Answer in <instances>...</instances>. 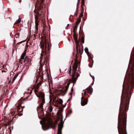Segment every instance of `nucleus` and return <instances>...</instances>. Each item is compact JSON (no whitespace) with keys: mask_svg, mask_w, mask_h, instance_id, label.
Listing matches in <instances>:
<instances>
[{"mask_svg":"<svg viewBox=\"0 0 134 134\" xmlns=\"http://www.w3.org/2000/svg\"><path fill=\"white\" fill-rule=\"evenodd\" d=\"M32 91H31L30 92V94H31L32 93Z\"/></svg>","mask_w":134,"mask_h":134,"instance_id":"obj_40","label":"nucleus"},{"mask_svg":"<svg viewBox=\"0 0 134 134\" xmlns=\"http://www.w3.org/2000/svg\"><path fill=\"white\" fill-rule=\"evenodd\" d=\"M124 87V83H123V89H122V91H123V90Z\"/></svg>","mask_w":134,"mask_h":134,"instance_id":"obj_36","label":"nucleus"},{"mask_svg":"<svg viewBox=\"0 0 134 134\" xmlns=\"http://www.w3.org/2000/svg\"><path fill=\"white\" fill-rule=\"evenodd\" d=\"M35 26H36V27H38V24L37 23V22H36V20H35Z\"/></svg>","mask_w":134,"mask_h":134,"instance_id":"obj_20","label":"nucleus"},{"mask_svg":"<svg viewBox=\"0 0 134 134\" xmlns=\"http://www.w3.org/2000/svg\"><path fill=\"white\" fill-rule=\"evenodd\" d=\"M81 42L82 43H84V38L83 36H82L81 39Z\"/></svg>","mask_w":134,"mask_h":134,"instance_id":"obj_19","label":"nucleus"},{"mask_svg":"<svg viewBox=\"0 0 134 134\" xmlns=\"http://www.w3.org/2000/svg\"><path fill=\"white\" fill-rule=\"evenodd\" d=\"M72 110H70L69 111V114H71L72 113Z\"/></svg>","mask_w":134,"mask_h":134,"instance_id":"obj_27","label":"nucleus"},{"mask_svg":"<svg viewBox=\"0 0 134 134\" xmlns=\"http://www.w3.org/2000/svg\"><path fill=\"white\" fill-rule=\"evenodd\" d=\"M132 53H133V55H132L130 57V61L131 62L132 60H133V62L132 63V68L130 71V74L129 75L128 79L127 81L128 85L129 84L132 86L134 85V49L132 51Z\"/></svg>","mask_w":134,"mask_h":134,"instance_id":"obj_2","label":"nucleus"},{"mask_svg":"<svg viewBox=\"0 0 134 134\" xmlns=\"http://www.w3.org/2000/svg\"><path fill=\"white\" fill-rule=\"evenodd\" d=\"M83 97H82L81 98V99H83Z\"/></svg>","mask_w":134,"mask_h":134,"instance_id":"obj_41","label":"nucleus"},{"mask_svg":"<svg viewBox=\"0 0 134 134\" xmlns=\"http://www.w3.org/2000/svg\"><path fill=\"white\" fill-rule=\"evenodd\" d=\"M64 122H63V119H62L60 120V122L58 125V130H62L63 127Z\"/></svg>","mask_w":134,"mask_h":134,"instance_id":"obj_3","label":"nucleus"},{"mask_svg":"<svg viewBox=\"0 0 134 134\" xmlns=\"http://www.w3.org/2000/svg\"><path fill=\"white\" fill-rule=\"evenodd\" d=\"M58 103L60 104H62L63 102V101L62 99L60 98L58 100Z\"/></svg>","mask_w":134,"mask_h":134,"instance_id":"obj_16","label":"nucleus"},{"mask_svg":"<svg viewBox=\"0 0 134 134\" xmlns=\"http://www.w3.org/2000/svg\"><path fill=\"white\" fill-rule=\"evenodd\" d=\"M48 109L51 112L52 111L53 108L50 105V106L49 107Z\"/></svg>","mask_w":134,"mask_h":134,"instance_id":"obj_15","label":"nucleus"},{"mask_svg":"<svg viewBox=\"0 0 134 134\" xmlns=\"http://www.w3.org/2000/svg\"><path fill=\"white\" fill-rule=\"evenodd\" d=\"M20 109V108L19 107H18V110H19V109Z\"/></svg>","mask_w":134,"mask_h":134,"instance_id":"obj_32","label":"nucleus"},{"mask_svg":"<svg viewBox=\"0 0 134 134\" xmlns=\"http://www.w3.org/2000/svg\"><path fill=\"white\" fill-rule=\"evenodd\" d=\"M82 4H84L85 2L84 1H82Z\"/></svg>","mask_w":134,"mask_h":134,"instance_id":"obj_29","label":"nucleus"},{"mask_svg":"<svg viewBox=\"0 0 134 134\" xmlns=\"http://www.w3.org/2000/svg\"><path fill=\"white\" fill-rule=\"evenodd\" d=\"M80 15L82 16L83 15V13H81L80 14Z\"/></svg>","mask_w":134,"mask_h":134,"instance_id":"obj_31","label":"nucleus"},{"mask_svg":"<svg viewBox=\"0 0 134 134\" xmlns=\"http://www.w3.org/2000/svg\"><path fill=\"white\" fill-rule=\"evenodd\" d=\"M128 92H127V91H126V95L127 96L126 98V99H127V98L128 97Z\"/></svg>","mask_w":134,"mask_h":134,"instance_id":"obj_25","label":"nucleus"},{"mask_svg":"<svg viewBox=\"0 0 134 134\" xmlns=\"http://www.w3.org/2000/svg\"><path fill=\"white\" fill-rule=\"evenodd\" d=\"M67 85H69V84L68 83V84H67Z\"/></svg>","mask_w":134,"mask_h":134,"instance_id":"obj_44","label":"nucleus"},{"mask_svg":"<svg viewBox=\"0 0 134 134\" xmlns=\"http://www.w3.org/2000/svg\"><path fill=\"white\" fill-rule=\"evenodd\" d=\"M77 67V66L76 65L74 66L73 67V69L74 70V71L75 72V71L76 70Z\"/></svg>","mask_w":134,"mask_h":134,"instance_id":"obj_17","label":"nucleus"},{"mask_svg":"<svg viewBox=\"0 0 134 134\" xmlns=\"http://www.w3.org/2000/svg\"><path fill=\"white\" fill-rule=\"evenodd\" d=\"M84 50L86 53L88 55V48L87 47H86L84 49Z\"/></svg>","mask_w":134,"mask_h":134,"instance_id":"obj_12","label":"nucleus"},{"mask_svg":"<svg viewBox=\"0 0 134 134\" xmlns=\"http://www.w3.org/2000/svg\"><path fill=\"white\" fill-rule=\"evenodd\" d=\"M80 0H78V2L79 1H80Z\"/></svg>","mask_w":134,"mask_h":134,"instance_id":"obj_45","label":"nucleus"},{"mask_svg":"<svg viewBox=\"0 0 134 134\" xmlns=\"http://www.w3.org/2000/svg\"><path fill=\"white\" fill-rule=\"evenodd\" d=\"M42 103H41L40 105L41 107V108H42L43 107V104L45 103L44 101V97L43 96H42Z\"/></svg>","mask_w":134,"mask_h":134,"instance_id":"obj_6","label":"nucleus"},{"mask_svg":"<svg viewBox=\"0 0 134 134\" xmlns=\"http://www.w3.org/2000/svg\"><path fill=\"white\" fill-rule=\"evenodd\" d=\"M69 24H68L67 25V26L68 27V26H69Z\"/></svg>","mask_w":134,"mask_h":134,"instance_id":"obj_35","label":"nucleus"},{"mask_svg":"<svg viewBox=\"0 0 134 134\" xmlns=\"http://www.w3.org/2000/svg\"><path fill=\"white\" fill-rule=\"evenodd\" d=\"M76 75H77V76H76V78L75 77H74V76H75V74H73L72 75V77H73V81L74 82H75L76 80L77 79L78 77L79 76H80V74H79V73H76Z\"/></svg>","mask_w":134,"mask_h":134,"instance_id":"obj_5","label":"nucleus"},{"mask_svg":"<svg viewBox=\"0 0 134 134\" xmlns=\"http://www.w3.org/2000/svg\"><path fill=\"white\" fill-rule=\"evenodd\" d=\"M16 35L18 36H19V33H18L16 34Z\"/></svg>","mask_w":134,"mask_h":134,"instance_id":"obj_34","label":"nucleus"},{"mask_svg":"<svg viewBox=\"0 0 134 134\" xmlns=\"http://www.w3.org/2000/svg\"><path fill=\"white\" fill-rule=\"evenodd\" d=\"M71 66H70V70H69V74H70L71 73Z\"/></svg>","mask_w":134,"mask_h":134,"instance_id":"obj_26","label":"nucleus"},{"mask_svg":"<svg viewBox=\"0 0 134 134\" xmlns=\"http://www.w3.org/2000/svg\"><path fill=\"white\" fill-rule=\"evenodd\" d=\"M41 2L42 3V0H41Z\"/></svg>","mask_w":134,"mask_h":134,"instance_id":"obj_46","label":"nucleus"},{"mask_svg":"<svg viewBox=\"0 0 134 134\" xmlns=\"http://www.w3.org/2000/svg\"><path fill=\"white\" fill-rule=\"evenodd\" d=\"M88 102V99H85L83 100H81V104L82 105L84 106Z\"/></svg>","mask_w":134,"mask_h":134,"instance_id":"obj_4","label":"nucleus"},{"mask_svg":"<svg viewBox=\"0 0 134 134\" xmlns=\"http://www.w3.org/2000/svg\"><path fill=\"white\" fill-rule=\"evenodd\" d=\"M90 76H91V77L92 78L93 80H94V77L93 76H92L91 75V74L90 73Z\"/></svg>","mask_w":134,"mask_h":134,"instance_id":"obj_21","label":"nucleus"},{"mask_svg":"<svg viewBox=\"0 0 134 134\" xmlns=\"http://www.w3.org/2000/svg\"><path fill=\"white\" fill-rule=\"evenodd\" d=\"M123 108L124 111L126 112L127 110V106L125 104V103H124V105L123 106Z\"/></svg>","mask_w":134,"mask_h":134,"instance_id":"obj_10","label":"nucleus"},{"mask_svg":"<svg viewBox=\"0 0 134 134\" xmlns=\"http://www.w3.org/2000/svg\"><path fill=\"white\" fill-rule=\"evenodd\" d=\"M48 50H49L50 48V47H51V45L50 46L49 45V44L48 45Z\"/></svg>","mask_w":134,"mask_h":134,"instance_id":"obj_28","label":"nucleus"},{"mask_svg":"<svg viewBox=\"0 0 134 134\" xmlns=\"http://www.w3.org/2000/svg\"><path fill=\"white\" fill-rule=\"evenodd\" d=\"M18 74L17 73V74L14 77L13 79V82L14 80L16 79V78L17 77H18Z\"/></svg>","mask_w":134,"mask_h":134,"instance_id":"obj_11","label":"nucleus"},{"mask_svg":"<svg viewBox=\"0 0 134 134\" xmlns=\"http://www.w3.org/2000/svg\"><path fill=\"white\" fill-rule=\"evenodd\" d=\"M82 20L83 21H84L85 20V19L83 18L82 19Z\"/></svg>","mask_w":134,"mask_h":134,"instance_id":"obj_38","label":"nucleus"},{"mask_svg":"<svg viewBox=\"0 0 134 134\" xmlns=\"http://www.w3.org/2000/svg\"><path fill=\"white\" fill-rule=\"evenodd\" d=\"M20 1H21V0H20Z\"/></svg>","mask_w":134,"mask_h":134,"instance_id":"obj_48","label":"nucleus"},{"mask_svg":"<svg viewBox=\"0 0 134 134\" xmlns=\"http://www.w3.org/2000/svg\"><path fill=\"white\" fill-rule=\"evenodd\" d=\"M30 60V58L26 56L24 59V62H28Z\"/></svg>","mask_w":134,"mask_h":134,"instance_id":"obj_7","label":"nucleus"},{"mask_svg":"<svg viewBox=\"0 0 134 134\" xmlns=\"http://www.w3.org/2000/svg\"><path fill=\"white\" fill-rule=\"evenodd\" d=\"M21 20V19L20 18H19L14 23V24H17L19 23L20 22Z\"/></svg>","mask_w":134,"mask_h":134,"instance_id":"obj_14","label":"nucleus"},{"mask_svg":"<svg viewBox=\"0 0 134 134\" xmlns=\"http://www.w3.org/2000/svg\"><path fill=\"white\" fill-rule=\"evenodd\" d=\"M40 47L41 48H42L44 47V43L41 42L40 43V44L39 45Z\"/></svg>","mask_w":134,"mask_h":134,"instance_id":"obj_13","label":"nucleus"},{"mask_svg":"<svg viewBox=\"0 0 134 134\" xmlns=\"http://www.w3.org/2000/svg\"><path fill=\"white\" fill-rule=\"evenodd\" d=\"M122 94L121 97V102L119 109L118 118V129L119 134H127L126 131L124 130V125L126 119V117L125 113L122 112L121 104L122 103Z\"/></svg>","mask_w":134,"mask_h":134,"instance_id":"obj_1","label":"nucleus"},{"mask_svg":"<svg viewBox=\"0 0 134 134\" xmlns=\"http://www.w3.org/2000/svg\"><path fill=\"white\" fill-rule=\"evenodd\" d=\"M93 83H92V85H93Z\"/></svg>","mask_w":134,"mask_h":134,"instance_id":"obj_47","label":"nucleus"},{"mask_svg":"<svg viewBox=\"0 0 134 134\" xmlns=\"http://www.w3.org/2000/svg\"><path fill=\"white\" fill-rule=\"evenodd\" d=\"M90 68H92V65H91L90 66Z\"/></svg>","mask_w":134,"mask_h":134,"instance_id":"obj_39","label":"nucleus"},{"mask_svg":"<svg viewBox=\"0 0 134 134\" xmlns=\"http://www.w3.org/2000/svg\"><path fill=\"white\" fill-rule=\"evenodd\" d=\"M73 91V88H72V89L71 90V92H70V93L71 94H72Z\"/></svg>","mask_w":134,"mask_h":134,"instance_id":"obj_24","label":"nucleus"},{"mask_svg":"<svg viewBox=\"0 0 134 134\" xmlns=\"http://www.w3.org/2000/svg\"><path fill=\"white\" fill-rule=\"evenodd\" d=\"M20 1H21V0H20Z\"/></svg>","mask_w":134,"mask_h":134,"instance_id":"obj_49","label":"nucleus"},{"mask_svg":"<svg viewBox=\"0 0 134 134\" xmlns=\"http://www.w3.org/2000/svg\"><path fill=\"white\" fill-rule=\"evenodd\" d=\"M36 28L37 29V30H38V27H36Z\"/></svg>","mask_w":134,"mask_h":134,"instance_id":"obj_37","label":"nucleus"},{"mask_svg":"<svg viewBox=\"0 0 134 134\" xmlns=\"http://www.w3.org/2000/svg\"><path fill=\"white\" fill-rule=\"evenodd\" d=\"M81 21V19H80L79 20H77L76 21V23H77L79 24Z\"/></svg>","mask_w":134,"mask_h":134,"instance_id":"obj_22","label":"nucleus"},{"mask_svg":"<svg viewBox=\"0 0 134 134\" xmlns=\"http://www.w3.org/2000/svg\"><path fill=\"white\" fill-rule=\"evenodd\" d=\"M88 92L89 93H91V94H92V88L91 87H90L88 88Z\"/></svg>","mask_w":134,"mask_h":134,"instance_id":"obj_9","label":"nucleus"},{"mask_svg":"<svg viewBox=\"0 0 134 134\" xmlns=\"http://www.w3.org/2000/svg\"><path fill=\"white\" fill-rule=\"evenodd\" d=\"M82 1H84V0H81Z\"/></svg>","mask_w":134,"mask_h":134,"instance_id":"obj_43","label":"nucleus"},{"mask_svg":"<svg viewBox=\"0 0 134 134\" xmlns=\"http://www.w3.org/2000/svg\"><path fill=\"white\" fill-rule=\"evenodd\" d=\"M40 124L41 125H42L41 123V122L40 121Z\"/></svg>","mask_w":134,"mask_h":134,"instance_id":"obj_42","label":"nucleus"},{"mask_svg":"<svg viewBox=\"0 0 134 134\" xmlns=\"http://www.w3.org/2000/svg\"><path fill=\"white\" fill-rule=\"evenodd\" d=\"M86 92H84V95H85L86 94Z\"/></svg>","mask_w":134,"mask_h":134,"instance_id":"obj_33","label":"nucleus"},{"mask_svg":"<svg viewBox=\"0 0 134 134\" xmlns=\"http://www.w3.org/2000/svg\"><path fill=\"white\" fill-rule=\"evenodd\" d=\"M42 130H46V129H44V128H43V126H42Z\"/></svg>","mask_w":134,"mask_h":134,"instance_id":"obj_30","label":"nucleus"},{"mask_svg":"<svg viewBox=\"0 0 134 134\" xmlns=\"http://www.w3.org/2000/svg\"><path fill=\"white\" fill-rule=\"evenodd\" d=\"M26 50H25L23 53L22 54V55L20 59H24V57L25 56V55L26 54Z\"/></svg>","mask_w":134,"mask_h":134,"instance_id":"obj_8","label":"nucleus"},{"mask_svg":"<svg viewBox=\"0 0 134 134\" xmlns=\"http://www.w3.org/2000/svg\"><path fill=\"white\" fill-rule=\"evenodd\" d=\"M62 130H58V132L57 134H62Z\"/></svg>","mask_w":134,"mask_h":134,"instance_id":"obj_18","label":"nucleus"},{"mask_svg":"<svg viewBox=\"0 0 134 134\" xmlns=\"http://www.w3.org/2000/svg\"><path fill=\"white\" fill-rule=\"evenodd\" d=\"M77 7H76V12L75 13L74 15L75 16H76L77 15Z\"/></svg>","mask_w":134,"mask_h":134,"instance_id":"obj_23","label":"nucleus"}]
</instances>
